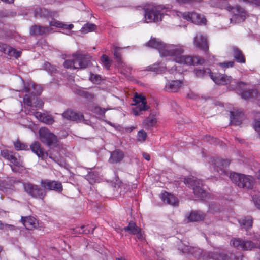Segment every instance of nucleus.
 I'll list each match as a JSON object with an SVG mask.
<instances>
[{"mask_svg": "<svg viewBox=\"0 0 260 260\" xmlns=\"http://www.w3.org/2000/svg\"><path fill=\"white\" fill-rule=\"evenodd\" d=\"M193 42L196 47L205 52L209 49L207 36L202 32H198L196 34Z\"/></svg>", "mask_w": 260, "mask_h": 260, "instance_id": "obj_13", "label": "nucleus"}, {"mask_svg": "<svg viewBox=\"0 0 260 260\" xmlns=\"http://www.w3.org/2000/svg\"><path fill=\"white\" fill-rule=\"evenodd\" d=\"M211 78L217 84L226 85L234 83V85H237L238 83L233 80L231 76L219 73H212V75H211Z\"/></svg>", "mask_w": 260, "mask_h": 260, "instance_id": "obj_15", "label": "nucleus"}, {"mask_svg": "<svg viewBox=\"0 0 260 260\" xmlns=\"http://www.w3.org/2000/svg\"><path fill=\"white\" fill-rule=\"evenodd\" d=\"M213 168L215 169L216 167L217 171L219 172V170L224 172L223 169L228 167L230 164V161L229 160H225L221 158H215L213 159Z\"/></svg>", "mask_w": 260, "mask_h": 260, "instance_id": "obj_21", "label": "nucleus"}, {"mask_svg": "<svg viewBox=\"0 0 260 260\" xmlns=\"http://www.w3.org/2000/svg\"><path fill=\"white\" fill-rule=\"evenodd\" d=\"M14 146L17 150L28 149L27 145L25 143H21L19 140L14 142Z\"/></svg>", "mask_w": 260, "mask_h": 260, "instance_id": "obj_40", "label": "nucleus"}, {"mask_svg": "<svg viewBox=\"0 0 260 260\" xmlns=\"http://www.w3.org/2000/svg\"><path fill=\"white\" fill-rule=\"evenodd\" d=\"M230 177L232 181L240 187L250 188L254 183V179L251 176L233 172L230 174Z\"/></svg>", "mask_w": 260, "mask_h": 260, "instance_id": "obj_3", "label": "nucleus"}, {"mask_svg": "<svg viewBox=\"0 0 260 260\" xmlns=\"http://www.w3.org/2000/svg\"><path fill=\"white\" fill-rule=\"evenodd\" d=\"M62 116L67 120L81 122L83 121V115L80 112H76L68 109L62 113Z\"/></svg>", "mask_w": 260, "mask_h": 260, "instance_id": "obj_18", "label": "nucleus"}, {"mask_svg": "<svg viewBox=\"0 0 260 260\" xmlns=\"http://www.w3.org/2000/svg\"><path fill=\"white\" fill-rule=\"evenodd\" d=\"M195 74L198 77H204L209 76L211 77V75H212L213 73H211V70L209 69H197L194 71Z\"/></svg>", "mask_w": 260, "mask_h": 260, "instance_id": "obj_32", "label": "nucleus"}, {"mask_svg": "<svg viewBox=\"0 0 260 260\" xmlns=\"http://www.w3.org/2000/svg\"><path fill=\"white\" fill-rule=\"evenodd\" d=\"M11 167L12 170H13V171H14V172H16L17 171V170H16L15 168L13 167L12 166H11Z\"/></svg>", "mask_w": 260, "mask_h": 260, "instance_id": "obj_61", "label": "nucleus"}, {"mask_svg": "<svg viewBox=\"0 0 260 260\" xmlns=\"http://www.w3.org/2000/svg\"><path fill=\"white\" fill-rule=\"evenodd\" d=\"M51 31V28L48 27H43L35 25L31 27L30 34L34 35H43L48 34L50 33Z\"/></svg>", "mask_w": 260, "mask_h": 260, "instance_id": "obj_23", "label": "nucleus"}, {"mask_svg": "<svg viewBox=\"0 0 260 260\" xmlns=\"http://www.w3.org/2000/svg\"><path fill=\"white\" fill-rule=\"evenodd\" d=\"M75 69H83L88 67L90 63V58L88 56L75 54L73 55Z\"/></svg>", "mask_w": 260, "mask_h": 260, "instance_id": "obj_16", "label": "nucleus"}, {"mask_svg": "<svg viewBox=\"0 0 260 260\" xmlns=\"http://www.w3.org/2000/svg\"><path fill=\"white\" fill-rule=\"evenodd\" d=\"M217 256V260H226V259L228 258L227 255H226L225 254L221 253Z\"/></svg>", "mask_w": 260, "mask_h": 260, "instance_id": "obj_53", "label": "nucleus"}, {"mask_svg": "<svg viewBox=\"0 0 260 260\" xmlns=\"http://www.w3.org/2000/svg\"><path fill=\"white\" fill-rule=\"evenodd\" d=\"M1 155L6 159L9 160L16 167L22 166L23 160L22 158L17 153H13L8 150L1 151Z\"/></svg>", "mask_w": 260, "mask_h": 260, "instance_id": "obj_12", "label": "nucleus"}, {"mask_svg": "<svg viewBox=\"0 0 260 260\" xmlns=\"http://www.w3.org/2000/svg\"><path fill=\"white\" fill-rule=\"evenodd\" d=\"M161 200L164 203L172 206H177L178 201L176 198L172 194L165 192L161 195Z\"/></svg>", "mask_w": 260, "mask_h": 260, "instance_id": "obj_24", "label": "nucleus"}, {"mask_svg": "<svg viewBox=\"0 0 260 260\" xmlns=\"http://www.w3.org/2000/svg\"><path fill=\"white\" fill-rule=\"evenodd\" d=\"M212 141H214L215 140V139L212 138Z\"/></svg>", "mask_w": 260, "mask_h": 260, "instance_id": "obj_64", "label": "nucleus"}, {"mask_svg": "<svg viewBox=\"0 0 260 260\" xmlns=\"http://www.w3.org/2000/svg\"><path fill=\"white\" fill-rule=\"evenodd\" d=\"M78 232L80 233H83L85 234H88L90 233V230L88 229V228L85 226H82L78 230Z\"/></svg>", "mask_w": 260, "mask_h": 260, "instance_id": "obj_49", "label": "nucleus"}, {"mask_svg": "<svg viewBox=\"0 0 260 260\" xmlns=\"http://www.w3.org/2000/svg\"><path fill=\"white\" fill-rule=\"evenodd\" d=\"M31 151L39 157L44 159L47 154H45L43 149L41 148L40 144L38 142H35L30 145Z\"/></svg>", "mask_w": 260, "mask_h": 260, "instance_id": "obj_22", "label": "nucleus"}, {"mask_svg": "<svg viewBox=\"0 0 260 260\" xmlns=\"http://www.w3.org/2000/svg\"><path fill=\"white\" fill-rule=\"evenodd\" d=\"M74 62L73 59L72 60H66L64 62V66L66 68L75 69L74 68Z\"/></svg>", "mask_w": 260, "mask_h": 260, "instance_id": "obj_44", "label": "nucleus"}, {"mask_svg": "<svg viewBox=\"0 0 260 260\" xmlns=\"http://www.w3.org/2000/svg\"><path fill=\"white\" fill-rule=\"evenodd\" d=\"M94 113H97L100 115H104L106 111L107 110L106 109L102 108L99 106H95L93 109L92 110Z\"/></svg>", "mask_w": 260, "mask_h": 260, "instance_id": "obj_43", "label": "nucleus"}, {"mask_svg": "<svg viewBox=\"0 0 260 260\" xmlns=\"http://www.w3.org/2000/svg\"><path fill=\"white\" fill-rule=\"evenodd\" d=\"M119 48L115 47L114 50V55L116 59V61L118 62V67L119 68H123L125 65L121 61V54L119 52Z\"/></svg>", "mask_w": 260, "mask_h": 260, "instance_id": "obj_35", "label": "nucleus"}, {"mask_svg": "<svg viewBox=\"0 0 260 260\" xmlns=\"http://www.w3.org/2000/svg\"><path fill=\"white\" fill-rule=\"evenodd\" d=\"M50 25L52 26H55L56 27L63 28L67 30L72 29L74 27V25L72 24L68 25L56 20L51 21L50 22Z\"/></svg>", "mask_w": 260, "mask_h": 260, "instance_id": "obj_31", "label": "nucleus"}, {"mask_svg": "<svg viewBox=\"0 0 260 260\" xmlns=\"http://www.w3.org/2000/svg\"><path fill=\"white\" fill-rule=\"evenodd\" d=\"M101 60L105 68L109 69L111 66V61L109 60L108 57L106 55H103Z\"/></svg>", "mask_w": 260, "mask_h": 260, "instance_id": "obj_42", "label": "nucleus"}, {"mask_svg": "<svg viewBox=\"0 0 260 260\" xmlns=\"http://www.w3.org/2000/svg\"><path fill=\"white\" fill-rule=\"evenodd\" d=\"M254 128L257 132H260V120H256L254 124Z\"/></svg>", "mask_w": 260, "mask_h": 260, "instance_id": "obj_52", "label": "nucleus"}, {"mask_svg": "<svg viewBox=\"0 0 260 260\" xmlns=\"http://www.w3.org/2000/svg\"><path fill=\"white\" fill-rule=\"evenodd\" d=\"M234 57L235 59L239 62L244 63L245 62V59L242 52L237 48L233 47Z\"/></svg>", "mask_w": 260, "mask_h": 260, "instance_id": "obj_33", "label": "nucleus"}, {"mask_svg": "<svg viewBox=\"0 0 260 260\" xmlns=\"http://www.w3.org/2000/svg\"><path fill=\"white\" fill-rule=\"evenodd\" d=\"M245 84L243 82H238L237 85H230V88L239 92L242 98L247 100L250 98H257L259 93L257 90H247L245 88Z\"/></svg>", "mask_w": 260, "mask_h": 260, "instance_id": "obj_7", "label": "nucleus"}, {"mask_svg": "<svg viewBox=\"0 0 260 260\" xmlns=\"http://www.w3.org/2000/svg\"><path fill=\"white\" fill-rule=\"evenodd\" d=\"M24 191L32 198L43 200L46 196V192L39 186L30 182L23 183Z\"/></svg>", "mask_w": 260, "mask_h": 260, "instance_id": "obj_6", "label": "nucleus"}, {"mask_svg": "<svg viewBox=\"0 0 260 260\" xmlns=\"http://www.w3.org/2000/svg\"><path fill=\"white\" fill-rule=\"evenodd\" d=\"M234 61H226L222 63H220L219 65L223 68H228L229 67H232L234 66Z\"/></svg>", "mask_w": 260, "mask_h": 260, "instance_id": "obj_46", "label": "nucleus"}, {"mask_svg": "<svg viewBox=\"0 0 260 260\" xmlns=\"http://www.w3.org/2000/svg\"><path fill=\"white\" fill-rule=\"evenodd\" d=\"M131 69L129 67H128V68H127V70H126V73L125 74H128V73H130V71H131Z\"/></svg>", "mask_w": 260, "mask_h": 260, "instance_id": "obj_58", "label": "nucleus"}, {"mask_svg": "<svg viewBox=\"0 0 260 260\" xmlns=\"http://www.w3.org/2000/svg\"><path fill=\"white\" fill-rule=\"evenodd\" d=\"M184 183L192 187L194 195L204 199L207 197V192L202 188V182L194 177L184 179Z\"/></svg>", "mask_w": 260, "mask_h": 260, "instance_id": "obj_5", "label": "nucleus"}, {"mask_svg": "<svg viewBox=\"0 0 260 260\" xmlns=\"http://www.w3.org/2000/svg\"><path fill=\"white\" fill-rule=\"evenodd\" d=\"M24 90L28 93L23 98L24 104L36 108L43 107V102L38 97L42 91V88L40 85L35 84L34 83H27L24 84Z\"/></svg>", "mask_w": 260, "mask_h": 260, "instance_id": "obj_2", "label": "nucleus"}, {"mask_svg": "<svg viewBox=\"0 0 260 260\" xmlns=\"http://www.w3.org/2000/svg\"><path fill=\"white\" fill-rule=\"evenodd\" d=\"M96 28L95 25L92 23H86L83 25L81 31L83 33H88L94 31Z\"/></svg>", "mask_w": 260, "mask_h": 260, "instance_id": "obj_36", "label": "nucleus"}, {"mask_svg": "<svg viewBox=\"0 0 260 260\" xmlns=\"http://www.w3.org/2000/svg\"><path fill=\"white\" fill-rule=\"evenodd\" d=\"M133 104L134 107L132 108V112L135 116L142 114L143 111L147 110L149 107L146 104V99L141 95L136 94L134 98Z\"/></svg>", "mask_w": 260, "mask_h": 260, "instance_id": "obj_10", "label": "nucleus"}, {"mask_svg": "<svg viewBox=\"0 0 260 260\" xmlns=\"http://www.w3.org/2000/svg\"><path fill=\"white\" fill-rule=\"evenodd\" d=\"M257 178L258 179L260 180V170L258 172L257 174Z\"/></svg>", "mask_w": 260, "mask_h": 260, "instance_id": "obj_60", "label": "nucleus"}, {"mask_svg": "<svg viewBox=\"0 0 260 260\" xmlns=\"http://www.w3.org/2000/svg\"><path fill=\"white\" fill-rule=\"evenodd\" d=\"M43 117V118L42 119V122L44 123L47 124H52L54 122L53 118L50 115L44 114Z\"/></svg>", "mask_w": 260, "mask_h": 260, "instance_id": "obj_41", "label": "nucleus"}, {"mask_svg": "<svg viewBox=\"0 0 260 260\" xmlns=\"http://www.w3.org/2000/svg\"><path fill=\"white\" fill-rule=\"evenodd\" d=\"M56 69H54L53 67H52V70H51V72H53L54 71H56Z\"/></svg>", "mask_w": 260, "mask_h": 260, "instance_id": "obj_63", "label": "nucleus"}, {"mask_svg": "<svg viewBox=\"0 0 260 260\" xmlns=\"http://www.w3.org/2000/svg\"><path fill=\"white\" fill-rule=\"evenodd\" d=\"M33 115L37 119L42 122L44 114L39 112H33Z\"/></svg>", "mask_w": 260, "mask_h": 260, "instance_id": "obj_50", "label": "nucleus"}, {"mask_svg": "<svg viewBox=\"0 0 260 260\" xmlns=\"http://www.w3.org/2000/svg\"><path fill=\"white\" fill-rule=\"evenodd\" d=\"M253 200L255 206L260 209V196L254 195L253 197Z\"/></svg>", "mask_w": 260, "mask_h": 260, "instance_id": "obj_47", "label": "nucleus"}, {"mask_svg": "<svg viewBox=\"0 0 260 260\" xmlns=\"http://www.w3.org/2000/svg\"><path fill=\"white\" fill-rule=\"evenodd\" d=\"M98 77L93 74L91 75L90 79L92 82H96L98 81Z\"/></svg>", "mask_w": 260, "mask_h": 260, "instance_id": "obj_55", "label": "nucleus"}, {"mask_svg": "<svg viewBox=\"0 0 260 260\" xmlns=\"http://www.w3.org/2000/svg\"><path fill=\"white\" fill-rule=\"evenodd\" d=\"M8 51L7 54H8L10 56H14L15 58H18L20 56L21 54V51H18L15 49V48L10 46L8 49Z\"/></svg>", "mask_w": 260, "mask_h": 260, "instance_id": "obj_38", "label": "nucleus"}, {"mask_svg": "<svg viewBox=\"0 0 260 260\" xmlns=\"http://www.w3.org/2000/svg\"><path fill=\"white\" fill-rule=\"evenodd\" d=\"M143 157L144 159H145L146 160H147L148 161L150 160V156L149 155V154H148L147 153H143Z\"/></svg>", "mask_w": 260, "mask_h": 260, "instance_id": "obj_56", "label": "nucleus"}, {"mask_svg": "<svg viewBox=\"0 0 260 260\" xmlns=\"http://www.w3.org/2000/svg\"><path fill=\"white\" fill-rule=\"evenodd\" d=\"M124 157V154L123 151L116 149L110 153V157L109 162L111 164L120 162Z\"/></svg>", "mask_w": 260, "mask_h": 260, "instance_id": "obj_19", "label": "nucleus"}, {"mask_svg": "<svg viewBox=\"0 0 260 260\" xmlns=\"http://www.w3.org/2000/svg\"><path fill=\"white\" fill-rule=\"evenodd\" d=\"M16 230V227L12 224H5L4 230L6 231H13Z\"/></svg>", "mask_w": 260, "mask_h": 260, "instance_id": "obj_51", "label": "nucleus"}, {"mask_svg": "<svg viewBox=\"0 0 260 260\" xmlns=\"http://www.w3.org/2000/svg\"><path fill=\"white\" fill-rule=\"evenodd\" d=\"M239 223L241 228L247 230L252 226V218L250 216L244 217L239 220Z\"/></svg>", "mask_w": 260, "mask_h": 260, "instance_id": "obj_26", "label": "nucleus"}, {"mask_svg": "<svg viewBox=\"0 0 260 260\" xmlns=\"http://www.w3.org/2000/svg\"><path fill=\"white\" fill-rule=\"evenodd\" d=\"M242 255H240L239 257H237V258L236 259V260H242Z\"/></svg>", "mask_w": 260, "mask_h": 260, "instance_id": "obj_59", "label": "nucleus"}, {"mask_svg": "<svg viewBox=\"0 0 260 260\" xmlns=\"http://www.w3.org/2000/svg\"><path fill=\"white\" fill-rule=\"evenodd\" d=\"M10 46L5 44H0V51L4 52L5 54H7L8 51V48Z\"/></svg>", "mask_w": 260, "mask_h": 260, "instance_id": "obj_48", "label": "nucleus"}, {"mask_svg": "<svg viewBox=\"0 0 260 260\" xmlns=\"http://www.w3.org/2000/svg\"><path fill=\"white\" fill-rule=\"evenodd\" d=\"M221 8L225 9L233 15V17L231 19V21L234 19V17L239 18L238 22L243 21L246 17L247 12L238 5L233 6L229 3H226Z\"/></svg>", "mask_w": 260, "mask_h": 260, "instance_id": "obj_8", "label": "nucleus"}, {"mask_svg": "<svg viewBox=\"0 0 260 260\" xmlns=\"http://www.w3.org/2000/svg\"><path fill=\"white\" fill-rule=\"evenodd\" d=\"M147 137V133L144 130L142 129L138 132L137 140L138 142L143 143L146 140Z\"/></svg>", "mask_w": 260, "mask_h": 260, "instance_id": "obj_39", "label": "nucleus"}, {"mask_svg": "<svg viewBox=\"0 0 260 260\" xmlns=\"http://www.w3.org/2000/svg\"><path fill=\"white\" fill-rule=\"evenodd\" d=\"M145 45L158 50L161 56L172 57L176 62L180 64L196 65L204 62V60L199 56L182 55L184 50L179 45H166L158 39L151 38Z\"/></svg>", "mask_w": 260, "mask_h": 260, "instance_id": "obj_1", "label": "nucleus"}, {"mask_svg": "<svg viewBox=\"0 0 260 260\" xmlns=\"http://www.w3.org/2000/svg\"><path fill=\"white\" fill-rule=\"evenodd\" d=\"M40 185L46 192L47 190H54L57 192H61L63 190L61 183L55 180L42 179L40 181Z\"/></svg>", "mask_w": 260, "mask_h": 260, "instance_id": "obj_11", "label": "nucleus"}, {"mask_svg": "<svg viewBox=\"0 0 260 260\" xmlns=\"http://www.w3.org/2000/svg\"><path fill=\"white\" fill-rule=\"evenodd\" d=\"M240 2L260 6V0H239Z\"/></svg>", "mask_w": 260, "mask_h": 260, "instance_id": "obj_45", "label": "nucleus"}, {"mask_svg": "<svg viewBox=\"0 0 260 260\" xmlns=\"http://www.w3.org/2000/svg\"><path fill=\"white\" fill-rule=\"evenodd\" d=\"M182 84V83L180 80L173 81L166 85L165 89L168 92H176Z\"/></svg>", "mask_w": 260, "mask_h": 260, "instance_id": "obj_25", "label": "nucleus"}, {"mask_svg": "<svg viewBox=\"0 0 260 260\" xmlns=\"http://www.w3.org/2000/svg\"><path fill=\"white\" fill-rule=\"evenodd\" d=\"M21 222L28 230H32L36 228L38 224L36 218L32 216L22 217Z\"/></svg>", "mask_w": 260, "mask_h": 260, "instance_id": "obj_20", "label": "nucleus"}, {"mask_svg": "<svg viewBox=\"0 0 260 260\" xmlns=\"http://www.w3.org/2000/svg\"><path fill=\"white\" fill-rule=\"evenodd\" d=\"M86 179L90 184H93L98 180L99 176L95 172H90L86 175Z\"/></svg>", "mask_w": 260, "mask_h": 260, "instance_id": "obj_37", "label": "nucleus"}, {"mask_svg": "<svg viewBox=\"0 0 260 260\" xmlns=\"http://www.w3.org/2000/svg\"><path fill=\"white\" fill-rule=\"evenodd\" d=\"M231 123L234 125H239L241 123L243 117L242 113L235 114L234 112H231Z\"/></svg>", "mask_w": 260, "mask_h": 260, "instance_id": "obj_27", "label": "nucleus"}, {"mask_svg": "<svg viewBox=\"0 0 260 260\" xmlns=\"http://www.w3.org/2000/svg\"><path fill=\"white\" fill-rule=\"evenodd\" d=\"M166 69V67L161 63H154L148 67V70L155 72L156 73H161Z\"/></svg>", "mask_w": 260, "mask_h": 260, "instance_id": "obj_29", "label": "nucleus"}, {"mask_svg": "<svg viewBox=\"0 0 260 260\" xmlns=\"http://www.w3.org/2000/svg\"><path fill=\"white\" fill-rule=\"evenodd\" d=\"M139 229L140 228L136 225L135 222L131 221L128 225L124 227L123 230L128 232L131 234L135 235L138 233Z\"/></svg>", "mask_w": 260, "mask_h": 260, "instance_id": "obj_34", "label": "nucleus"}, {"mask_svg": "<svg viewBox=\"0 0 260 260\" xmlns=\"http://www.w3.org/2000/svg\"><path fill=\"white\" fill-rule=\"evenodd\" d=\"M40 140L50 148L55 147L57 140L56 136L46 128H41L39 132Z\"/></svg>", "mask_w": 260, "mask_h": 260, "instance_id": "obj_9", "label": "nucleus"}, {"mask_svg": "<svg viewBox=\"0 0 260 260\" xmlns=\"http://www.w3.org/2000/svg\"><path fill=\"white\" fill-rule=\"evenodd\" d=\"M5 224L1 221H0V230H4L5 229Z\"/></svg>", "mask_w": 260, "mask_h": 260, "instance_id": "obj_57", "label": "nucleus"}, {"mask_svg": "<svg viewBox=\"0 0 260 260\" xmlns=\"http://www.w3.org/2000/svg\"><path fill=\"white\" fill-rule=\"evenodd\" d=\"M136 235L137 236V238L139 240H142L144 238L143 234L141 232V230L140 229H139V230L138 231V233H137Z\"/></svg>", "mask_w": 260, "mask_h": 260, "instance_id": "obj_54", "label": "nucleus"}, {"mask_svg": "<svg viewBox=\"0 0 260 260\" xmlns=\"http://www.w3.org/2000/svg\"><path fill=\"white\" fill-rule=\"evenodd\" d=\"M233 245L239 249L251 250L255 247V245L251 241L244 240L240 238H233L231 240Z\"/></svg>", "mask_w": 260, "mask_h": 260, "instance_id": "obj_14", "label": "nucleus"}, {"mask_svg": "<svg viewBox=\"0 0 260 260\" xmlns=\"http://www.w3.org/2000/svg\"><path fill=\"white\" fill-rule=\"evenodd\" d=\"M116 260H126L124 258L120 257L116 258Z\"/></svg>", "mask_w": 260, "mask_h": 260, "instance_id": "obj_62", "label": "nucleus"}, {"mask_svg": "<svg viewBox=\"0 0 260 260\" xmlns=\"http://www.w3.org/2000/svg\"><path fill=\"white\" fill-rule=\"evenodd\" d=\"M161 6H150L145 10V19L147 23L157 22L162 20L164 12Z\"/></svg>", "mask_w": 260, "mask_h": 260, "instance_id": "obj_4", "label": "nucleus"}, {"mask_svg": "<svg viewBox=\"0 0 260 260\" xmlns=\"http://www.w3.org/2000/svg\"><path fill=\"white\" fill-rule=\"evenodd\" d=\"M205 217V215L203 213L199 211L192 212L188 217L190 221H198L203 220Z\"/></svg>", "mask_w": 260, "mask_h": 260, "instance_id": "obj_28", "label": "nucleus"}, {"mask_svg": "<svg viewBox=\"0 0 260 260\" xmlns=\"http://www.w3.org/2000/svg\"><path fill=\"white\" fill-rule=\"evenodd\" d=\"M185 19L190 21L196 24H205L206 19L200 14L194 12L179 13Z\"/></svg>", "mask_w": 260, "mask_h": 260, "instance_id": "obj_17", "label": "nucleus"}, {"mask_svg": "<svg viewBox=\"0 0 260 260\" xmlns=\"http://www.w3.org/2000/svg\"><path fill=\"white\" fill-rule=\"evenodd\" d=\"M156 123V118L153 115L150 116L146 118L143 122L144 127L145 128H149L155 125Z\"/></svg>", "mask_w": 260, "mask_h": 260, "instance_id": "obj_30", "label": "nucleus"}]
</instances>
